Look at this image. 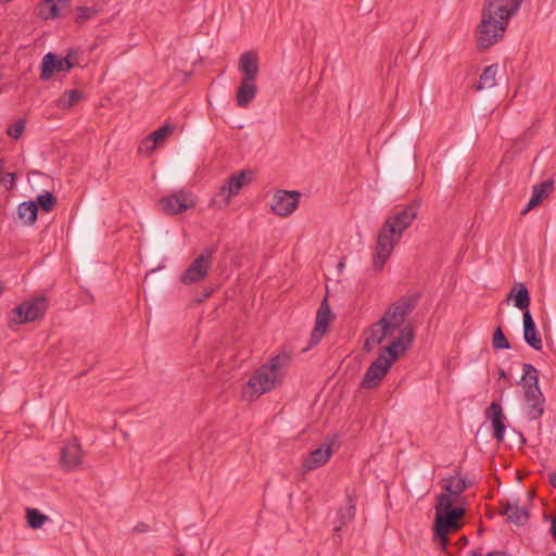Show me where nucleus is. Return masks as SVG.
<instances>
[{"instance_id": "f257e3e1", "label": "nucleus", "mask_w": 556, "mask_h": 556, "mask_svg": "<svg viewBox=\"0 0 556 556\" xmlns=\"http://www.w3.org/2000/svg\"><path fill=\"white\" fill-rule=\"evenodd\" d=\"M416 217L417 207L410 204L394 211L384 222L378 232L372 255V266L375 270L383 268L395 244L400 242L403 232L412 225Z\"/></svg>"}, {"instance_id": "f03ea898", "label": "nucleus", "mask_w": 556, "mask_h": 556, "mask_svg": "<svg viewBox=\"0 0 556 556\" xmlns=\"http://www.w3.org/2000/svg\"><path fill=\"white\" fill-rule=\"evenodd\" d=\"M288 354H278L269 362L261 366L247 382L243 393L250 399H257L262 394L269 392L276 384L281 382L280 370L289 365Z\"/></svg>"}, {"instance_id": "7ed1b4c3", "label": "nucleus", "mask_w": 556, "mask_h": 556, "mask_svg": "<svg viewBox=\"0 0 556 556\" xmlns=\"http://www.w3.org/2000/svg\"><path fill=\"white\" fill-rule=\"evenodd\" d=\"M521 381L525 389L527 416L539 419L544 413L545 399L539 387V370L531 364H523Z\"/></svg>"}, {"instance_id": "20e7f679", "label": "nucleus", "mask_w": 556, "mask_h": 556, "mask_svg": "<svg viewBox=\"0 0 556 556\" xmlns=\"http://www.w3.org/2000/svg\"><path fill=\"white\" fill-rule=\"evenodd\" d=\"M420 299L417 292L401 296L394 302L381 317L382 323L388 324L394 331L400 330L405 318L415 309Z\"/></svg>"}, {"instance_id": "39448f33", "label": "nucleus", "mask_w": 556, "mask_h": 556, "mask_svg": "<svg viewBox=\"0 0 556 556\" xmlns=\"http://www.w3.org/2000/svg\"><path fill=\"white\" fill-rule=\"evenodd\" d=\"M48 308L47 298L36 296L22 302L11 312L10 319L16 325L31 323L43 317Z\"/></svg>"}, {"instance_id": "423d86ee", "label": "nucleus", "mask_w": 556, "mask_h": 556, "mask_svg": "<svg viewBox=\"0 0 556 556\" xmlns=\"http://www.w3.org/2000/svg\"><path fill=\"white\" fill-rule=\"evenodd\" d=\"M506 28L505 22L492 21L481 16L476 33L478 49L485 51L497 43L504 37Z\"/></svg>"}, {"instance_id": "0eeeda50", "label": "nucleus", "mask_w": 556, "mask_h": 556, "mask_svg": "<svg viewBox=\"0 0 556 556\" xmlns=\"http://www.w3.org/2000/svg\"><path fill=\"white\" fill-rule=\"evenodd\" d=\"M253 177L252 170H240L237 174L231 175L225 185L219 188L218 193L213 200L219 207L229 204L232 197L237 195L244 185L250 182Z\"/></svg>"}, {"instance_id": "6e6552de", "label": "nucleus", "mask_w": 556, "mask_h": 556, "mask_svg": "<svg viewBox=\"0 0 556 556\" xmlns=\"http://www.w3.org/2000/svg\"><path fill=\"white\" fill-rule=\"evenodd\" d=\"M414 338V329L410 326L402 327L399 330V336L389 345L380 349L379 355H384V358L393 365L409 350Z\"/></svg>"}, {"instance_id": "1a4fd4ad", "label": "nucleus", "mask_w": 556, "mask_h": 556, "mask_svg": "<svg viewBox=\"0 0 556 556\" xmlns=\"http://www.w3.org/2000/svg\"><path fill=\"white\" fill-rule=\"evenodd\" d=\"M214 250L206 248L181 274L180 281L185 285L199 282L206 278L212 266Z\"/></svg>"}, {"instance_id": "9d476101", "label": "nucleus", "mask_w": 556, "mask_h": 556, "mask_svg": "<svg viewBox=\"0 0 556 556\" xmlns=\"http://www.w3.org/2000/svg\"><path fill=\"white\" fill-rule=\"evenodd\" d=\"M300 197L299 191L278 190L273 197L270 208L276 215L287 217L296 210Z\"/></svg>"}, {"instance_id": "9b49d317", "label": "nucleus", "mask_w": 556, "mask_h": 556, "mask_svg": "<svg viewBox=\"0 0 556 556\" xmlns=\"http://www.w3.org/2000/svg\"><path fill=\"white\" fill-rule=\"evenodd\" d=\"M392 364L384 358V355H379L375 362L367 368L361 386L365 389H372L377 387L384 376L390 370Z\"/></svg>"}, {"instance_id": "f8f14e48", "label": "nucleus", "mask_w": 556, "mask_h": 556, "mask_svg": "<svg viewBox=\"0 0 556 556\" xmlns=\"http://www.w3.org/2000/svg\"><path fill=\"white\" fill-rule=\"evenodd\" d=\"M394 330L380 318L372 324L365 333L363 350L367 353L371 352L377 345L381 344L387 338L394 334Z\"/></svg>"}, {"instance_id": "ddd939ff", "label": "nucleus", "mask_w": 556, "mask_h": 556, "mask_svg": "<svg viewBox=\"0 0 556 556\" xmlns=\"http://www.w3.org/2000/svg\"><path fill=\"white\" fill-rule=\"evenodd\" d=\"M73 70V64L64 58L59 59L55 53L48 52L43 55L40 65V79L43 81L49 80L55 73H68Z\"/></svg>"}, {"instance_id": "4468645a", "label": "nucleus", "mask_w": 556, "mask_h": 556, "mask_svg": "<svg viewBox=\"0 0 556 556\" xmlns=\"http://www.w3.org/2000/svg\"><path fill=\"white\" fill-rule=\"evenodd\" d=\"M465 516V509L454 507L452 510L438 514L434 522V530L441 533L456 532L463 527L462 518Z\"/></svg>"}, {"instance_id": "2eb2a0df", "label": "nucleus", "mask_w": 556, "mask_h": 556, "mask_svg": "<svg viewBox=\"0 0 556 556\" xmlns=\"http://www.w3.org/2000/svg\"><path fill=\"white\" fill-rule=\"evenodd\" d=\"M332 318H333V315L331 313L328 300H327V298H325L321 301L319 308L317 311V314H316L315 327H314V329L312 331V336H311V345H314V344H317L320 342L321 338L327 332L329 324Z\"/></svg>"}, {"instance_id": "dca6fc26", "label": "nucleus", "mask_w": 556, "mask_h": 556, "mask_svg": "<svg viewBox=\"0 0 556 556\" xmlns=\"http://www.w3.org/2000/svg\"><path fill=\"white\" fill-rule=\"evenodd\" d=\"M481 16L492 21L505 22L507 25L513 17L509 13L508 0H485Z\"/></svg>"}, {"instance_id": "f3484780", "label": "nucleus", "mask_w": 556, "mask_h": 556, "mask_svg": "<svg viewBox=\"0 0 556 556\" xmlns=\"http://www.w3.org/2000/svg\"><path fill=\"white\" fill-rule=\"evenodd\" d=\"M193 204V201L188 198L185 191H179L160 200L162 210L170 215L182 213Z\"/></svg>"}, {"instance_id": "a211bd4d", "label": "nucleus", "mask_w": 556, "mask_h": 556, "mask_svg": "<svg viewBox=\"0 0 556 556\" xmlns=\"http://www.w3.org/2000/svg\"><path fill=\"white\" fill-rule=\"evenodd\" d=\"M355 514H356V501L351 494H348V506L344 508H340L338 510V516H337L336 525L333 528L334 543L341 542V536L339 533L343 529L344 526H346L354 519Z\"/></svg>"}, {"instance_id": "6ab92c4d", "label": "nucleus", "mask_w": 556, "mask_h": 556, "mask_svg": "<svg viewBox=\"0 0 556 556\" xmlns=\"http://www.w3.org/2000/svg\"><path fill=\"white\" fill-rule=\"evenodd\" d=\"M523 340L535 351H541L543 348L541 334L529 309L523 312Z\"/></svg>"}, {"instance_id": "aec40b11", "label": "nucleus", "mask_w": 556, "mask_h": 556, "mask_svg": "<svg viewBox=\"0 0 556 556\" xmlns=\"http://www.w3.org/2000/svg\"><path fill=\"white\" fill-rule=\"evenodd\" d=\"M239 71L243 73L242 79L255 80L260 71L258 56L255 51H247L239 58Z\"/></svg>"}, {"instance_id": "412c9836", "label": "nucleus", "mask_w": 556, "mask_h": 556, "mask_svg": "<svg viewBox=\"0 0 556 556\" xmlns=\"http://www.w3.org/2000/svg\"><path fill=\"white\" fill-rule=\"evenodd\" d=\"M488 417L492 420L493 437L498 441H503L506 426L504 424L506 417L498 402L493 401L488 408Z\"/></svg>"}, {"instance_id": "4be33fe9", "label": "nucleus", "mask_w": 556, "mask_h": 556, "mask_svg": "<svg viewBox=\"0 0 556 556\" xmlns=\"http://www.w3.org/2000/svg\"><path fill=\"white\" fill-rule=\"evenodd\" d=\"M71 0H45L40 4L39 14L43 20L56 18L70 10Z\"/></svg>"}, {"instance_id": "5701e85b", "label": "nucleus", "mask_w": 556, "mask_h": 556, "mask_svg": "<svg viewBox=\"0 0 556 556\" xmlns=\"http://www.w3.org/2000/svg\"><path fill=\"white\" fill-rule=\"evenodd\" d=\"M332 455V447L329 443H324L316 450L312 451L308 457L303 462L306 470H314L325 465Z\"/></svg>"}, {"instance_id": "b1692460", "label": "nucleus", "mask_w": 556, "mask_h": 556, "mask_svg": "<svg viewBox=\"0 0 556 556\" xmlns=\"http://www.w3.org/2000/svg\"><path fill=\"white\" fill-rule=\"evenodd\" d=\"M81 447L75 440L61 450V464L66 470H73L80 464Z\"/></svg>"}, {"instance_id": "393cba45", "label": "nucleus", "mask_w": 556, "mask_h": 556, "mask_svg": "<svg viewBox=\"0 0 556 556\" xmlns=\"http://www.w3.org/2000/svg\"><path fill=\"white\" fill-rule=\"evenodd\" d=\"M257 92L255 80L241 79L236 93L237 104L240 108H248L254 100Z\"/></svg>"}, {"instance_id": "a878e982", "label": "nucleus", "mask_w": 556, "mask_h": 556, "mask_svg": "<svg viewBox=\"0 0 556 556\" xmlns=\"http://www.w3.org/2000/svg\"><path fill=\"white\" fill-rule=\"evenodd\" d=\"M511 299L514 300V305L517 308L523 312L529 309L531 298L528 288L522 282L516 283L511 291L508 293L507 301Z\"/></svg>"}, {"instance_id": "bb28decb", "label": "nucleus", "mask_w": 556, "mask_h": 556, "mask_svg": "<svg viewBox=\"0 0 556 556\" xmlns=\"http://www.w3.org/2000/svg\"><path fill=\"white\" fill-rule=\"evenodd\" d=\"M502 506L501 514L506 515L513 523L521 526L528 521L529 513L527 509L519 507L518 504L506 503Z\"/></svg>"}, {"instance_id": "cd10ccee", "label": "nucleus", "mask_w": 556, "mask_h": 556, "mask_svg": "<svg viewBox=\"0 0 556 556\" xmlns=\"http://www.w3.org/2000/svg\"><path fill=\"white\" fill-rule=\"evenodd\" d=\"M446 483L443 485L445 492L457 496L470 486V482L464 477H451L444 479Z\"/></svg>"}, {"instance_id": "c85d7f7f", "label": "nucleus", "mask_w": 556, "mask_h": 556, "mask_svg": "<svg viewBox=\"0 0 556 556\" xmlns=\"http://www.w3.org/2000/svg\"><path fill=\"white\" fill-rule=\"evenodd\" d=\"M497 74V65L492 64L486 66L482 74L480 75V79L477 85H475V89L480 91L484 88H491L495 85Z\"/></svg>"}, {"instance_id": "c756f323", "label": "nucleus", "mask_w": 556, "mask_h": 556, "mask_svg": "<svg viewBox=\"0 0 556 556\" xmlns=\"http://www.w3.org/2000/svg\"><path fill=\"white\" fill-rule=\"evenodd\" d=\"M18 216L26 220V224L33 225L37 220L38 206L35 201L23 202L18 205Z\"/></svg>"}, {"instance_id": "7c9ffc66", "label": "nucleus", "mask_w": 556, "mask_h": 556, "mask_svg": "<svg viewBox=\"0 0 556 556\" xmlns=\"http://www.w3.org/2000/svg\"><path fill=\"white\" fill-rule=\"evenodd\" d=\"M81 97V91L77 89L68 90L62 97H60L58 100V106L63 110L74 106L80 101Z\"/></svg>"}, {"instance_id": "2f4dec72", "label": "nucleus", "mask_w": 556, "mask_h": 556, "mask_svg": "<svg viewBox=\"0 0 556 556\" xmlns=\"http://www.w3.org/2000/svg\"><path fill=\"white\" fill-rule=\"evenodd\" d=\"M27 523L31 529L41 528L46 521H48V516L40 513L37 508H27L26 510Z\"/></svg>"}, {"instance_id": "473e14b6", "label": "nucleus", "mask_w": 556, "mask_h": 556, "mask_svg": "<svg viewBox=\"0 0 556 556\" xmlns=\"http://www.w3.org/2000/svg\"><path fill=\"white\" fill-rule=\"evenodd\" d=\"M36 203L43 212L49 213L55 206L56 198L51 192L47 191L37 197Z\"/></svg>"}, {"instance_id": "72a5a7b5", "label": "nucleus", "mask_w": 556, "mask_h": 556, "mask_svg": "<svg viewBox=\"0 0 556 556\" xmlns=\"http://www.w3.org/2000/svg\"><path fill=\"white\" fill-rule=\"evenodd\" d=\"M174 130V127L170 125H164L160 127L159 129L154 130L150 136L149 139L153 141L152 149L157 146L159 143L163 142L166 137Z\"/></svg>"}, {"instance_id": "f704fd0d", "label": "nucleus", "mask_w": 556, "mask_h": 556, "mask_svg": "<svg viewBox=\"0 0 556 556\" xmlns=\"http://www.w3.org/2000/svg\"><path fill=\"white\" fill-rule=\"evenodd\" d=\"M492 346L494 350H506L510 348V344L505 337L501 327H497L493 333Z\"/></svg>"}, {"instance_id": "c9c22d12", "label": "nucleus", "mask_w": 556, "mask_h": 556, "mask_svg": "<svg viewBox=\"0 0 556 556\" xmlns=\"http://www.w3.org/2000/svg\"><path fill=\"white\" fill-rule=\"evenodd\" d=\"M552 191H553V181L545 180L541 184L535 185L533 187L532 193L538 195L539 200L543 201V199L547 198Z\"/></svg>"}, {"instance_id": "e433bc0d", "label": "nucleus", "mask_w": 556, "mask_h": 556, "mask_svg": "<svg viewBox=\"0 0 556 556\" xmlns=\"http://www.w3.org/2000/svg\"><path fill=\"white\" fill-rule=\"evenodd\" d=\"M451 496L452 495L447 492L439 495L438 504L435 506L437 515L443 514V513L452 510L454 508V507H452L453 502H452Z\"/></svg>"}, {"instance_id": "4c0bfd02", "label": "nucleus", "mask_w": 556, "mask_h": 556, "mask_svg": "<svg viewBox=\"0 0 556 556\" xmlns=\"http://www.w3.org/2000/svg\"><path fill=\"white\" fill-rule=\"evenodd\" d=\"M25 119H18L14 124L10 125V127L7 129L8 136L15 140L18 139L25 130Z\"/></svg>"}, {"instance_id": "58836bf2", "label": "nucleus", "mask_w": 556, "mask_h": 556, "mask_svg": "<svg viewBox=\"0 0 556 556\" xmlns=\"http://www.w3.org/2000/svg\"><path fill=\"white\" fill-rule=\"evenodd\" d=\"M96 13H97V10H94L93 8L78 7L76 21L78 23L86 22V21L92 18L96 15Z\"/></svg>"}, {"instance_id": "ea45409f", "label": "nucleus", "mask_w": 556, "mask_h": 556, "mask_svg": "<svg viewBox=\"0 0 556 556\" xmlns=\"http://www.w3.org/2000/svg\"><path fill=\"white\" fill-rule=\"evenodd\" d=\"M80 58V52L78 50L72 49L64 56V60H68L71 64H73V68L78 65Z\"/></svg>"}, {"instance_id": "a19ab883", "label": "nucleus", "mask_w": 556, "mask_h": 556, "mask_svg": "<svg viewBox=\"0 0 556 556\" xmlns=\"http://www.w3.org/2000/svg\"><path fill=\"white\" fill-rule=\"evenodd\" d=\"M434 534L440 540V545H441L442 551H446L448 543H450L448 538H447L448 533H441V531L434 530Z\"/></svg>"}, {"instance_id": "79ce46f5", "label": "nucleus", "mask_w": 556, "mask_h": 556, "mask_svg": "<svg viewBox=\"0 0 556 556\" xmlns=\"http://www.w3.org/2000/svg\"><path fill=\"white\" fill-rule=\"evenodd\" d=\"M542 201L539 200L538 195L533 194L531 195V199L529 203L527 204L526 208L521 212L522 215L527 214L530 210L539 205Z\"/></svg>"}, {"instance_id": "37998d69", "label": "nucleus", "mask_w": 556, "mask_h": 556, "mask_svg": "<svg viewBox=\"0 0 556 556\" xmlns=\"http://www.w3.org/2000/svg\"><path fill=\"white\" fill-rule=\"evenodd\" d=\"M522 1H523V0H510V1H508V9H509V13H510L513 16L518 12V10H519V8H520V5H521Z\"/></svg>"}, {"instance_id": "c03bdc74", "label": "nucleus", "mask_w": 556, "mask_h": 556, "mask_svg": "<svg viewBox=\"0 0 556 556\" xmlns=\"http://www.w3.org/2000/svg\"><path fill=\"white\" fill-rule=\"evenodd\" d=\"M212 292H213V290H212V289H210V288H204V289L201 291L200 296H198V298L195 299V302H197V303H201V302H203L204 300L208 299V298L212 295Z\"/></svg>"}, {"instance_id": "a18cd8bd", "label": "nucleus", "mask_w": 556, "mask_h": 556, "mask_svg": "<svg viewBox=\"0 0 556 556\" xmlns=\"http://www.w3.org/2000/svg\"><path fill=\"white\" fill-rule=\"evenodd\" d=\"M485 556H510V554L505 551H491L488 552Z\"/></svg>"}, {"instance_id": "49530a36", "label": "nucleus", "mask_w": 556, "mask_h": 556, "mask_svg": "<svg viewBox=\"0 0 556 556\" xmlns=\"http://www.w3.org/2000/svg\"><path fill=\"white\" fill-rule=\"evenodd\" d=\"M549 483L556 489V472H551L548 475Z\"/></svg>"}, {"instance_id": "de8ad7c7", "label": "nucleus", "mask_w": 556, "mask_h": 556, "mask_svg": "<svg viewBox=\"0 0 556 556\" xmlns=\"http://www.w3.org/2000/svg\"><path fill=\"white\" fill-rule=\"evenodd\" d=\"M551 533L554 536V539L556 540V516L552 520Z\"/></svg>"}, {"instance_id": "09e8293b", "label": "nucleus", "mask_w": 556, "mask_h": 556, "mask_svg": "<svg viewBox=\"0 0 556 556\" xmlns=\"http://www.w3.org/2000/svg\"><path fill=\"white\" fill-rule=\"evenodd\" d=\"M7 177L9 178L11 185L15 182L16 175L14 173H8Z\"/></svg>"}, {"instance_id": "8fccbe9b", "label": "nucleus", "mask_w": 556, "mask_h": 556, "mask_svg": "<svg viewBox=\"0 0 556 556\" xmlns=\"http://www.w3.org/2000/svg\"><path fill=\"white\" fill-rule=\"evenodd\" d=\"M498 376L500 378H503V379H506L507 378V374L504 369H500L498 370Z\"/></svg>"}, {"instance_id": "3c124183", "label": "nucleus", "mask_w": 556, "mask_h": 556, "mask_svg": "<svg viewBox=\"0 0 556 556\" xmlns=\"http://www.w3.org/2000/svg\"><path fill=\"white\" fill-rule=\"evenodd\" d=\"M3 168H4V161L3 160H0V175L2 174L3 172Z\"/></svg>"}, {"instance_id": "603ef678", "label": "nucleus", "mask_w": 556, "mask_h": 556, "mask_svg": "<svg viewBox=\"0 0 556 556\" xmlns=\"http://www.w3.org/2000/svg\"><path fill=\"white\" fill-rule=\"evenodd\" d=\"M459 541H460L463 544H467V543H468V539H467V536H462Z\"/></svg>"}, {"instance_id": "864d4df0", "label": "nucleus", "mask_w": 556, "mask_h": 556, "mask_svg": "<svg viewBox=\"0 0 556 556\" xmlns=\"http://www.w3.org/2000/svg\"><path fill=\"white\" fill-rule=\"evenodd\" d=\"M470 556H481V555H480V553H479V552H477V551H472V552L470 553Z\"/></svg>"}, {"instance_id": "5fc2aeb1", "label": "nucleus", "mask_w": 556, "mask_h": 556, "mask_svg": "<svg viewBox=\"0 0 556 556\" xmlns=\"http://www.w3.org/2000/svg\"><path fill=\"white\" fill-rule=\"evenodd\" d=\"M519 435H520L521 443H526V439L523 438V435L522 434H519Z\"/></svg>"}, {"instance_id": "6e6d98bb", "label": "nucleus", "mask_w": 556, "mask_h": 556, "mask_svg": "<svg viewBox=\"0 0 556 556\" xmlns=\"http://www.w3.org/2000/svg\"><path fill=\"white\" fill-rule=\"evenodd\" d=\"M548 556H556V554L555 553H551V554H548Z\"/></svg>"}, {"instance_id": "4d7b16f0", "label": "nucleus", "mask_w": 556, "mask_h": 556, "mask_svg": "<svg viewBox=\"0 0 556 556\" xmlns=\"http://www.w3.org/2000/svg\"><path fill=\"white\" fill-rule=\"evenodd\" d=\"M2 79V74L0 73V80Z\"/></svg>"}]
</instances>
